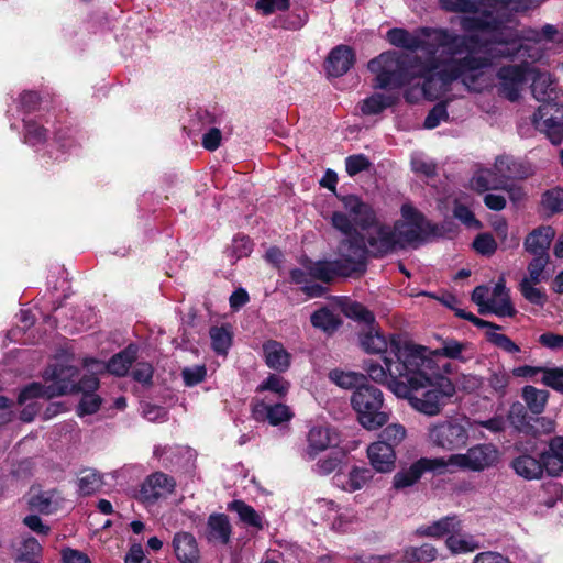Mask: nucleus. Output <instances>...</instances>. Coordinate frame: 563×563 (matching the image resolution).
I'll return each mask as SVG.
<instances>
[{"mask_svg":"<svg viewBox=\"0 0 563 563\" xmlns=\"http://www.w3.org/2000/svg\"><path fill=\"white\" fill-rule=\"evenodd\" d=\"M369 165L371 163L368 158L363 154L351 155L345 159L346 173L350 176H355L356 174L367 169Z\"/></svg>","mask_w":563,"mask_h":563,"instance_id":"obj_57","label":"nucleus"},{"mask_svg":"<svg viewBox=\"0 0 563 563\" xmlns=\"http://www.w3.org/2000/svg\"><path fill=\"white\" fill-rule=\"evenodd\" d=\"M231 537V525L223 514L211 515L207 523V539L210 542L225 544Z\"/></svg>","mask_w":563,"mask_h":563,"instance_id":"obj_32","label":"nucleus"},{"mask_svg":"<svg viewBox=\"0 0 563 563\" xmlns=\"http://www.w3.org/2000/svg\"><path fill=\"white\" fill-rule=\"evenodd\" d=\"M473 563H511V561L499 552L486 551L476 554Z\"/></svg>","mask_w":563,"mask_h":563,"instance_id":"obj_64","label":"nucleus"},{"mask_svg":"<svg viewBox=\"0 0 563 563\" xmlns=\"http://www.w3.org/2000/svg\"><path fill=\"white\" fill-rule=\"evenodd\" d=\"M344 210H336L331 216L332 225L345 236L360 234L357 228L365 229L375 220L373 208L357 196L349 195L340 198Z\"/></svg>","mask_w":563,"mask_h":563,"instance_id":"obj_6","label":"nucleus"},{"mask_svg":"<svg viewBox=\"0 0 563 563\" xmlns=\"http://www.w3.org/2000/svg\"><path fill=\"white\" fill-rule=\"evenodd\" d=\"M173 549L180 563H199L200 561L198 543L189 532H177L173 538Z\"/></svg>","mask_w":563,"mask_h":563,"instance_id":"obj_22","label":"nucleus"},{"mask_svg":"<svg viewBox=\"0 0 563 563\" xmlns=\"http://www.w3.org/2000/svg\"><path fill=\"white\" fill-rule=\"evenodd\" d=\"M102 485V478L95 470H84L78 475V489L81 495H91Z\"/></svg>","mask_w":563,"mask_h":563,"instance_id":"obj_40","label":"nucleus"},{"mask_svg":"<svg viewBox=\"0 0 563 563\" xmlns=\"http://www.w3.org/2000/svg\"><path fill=\"white\" fill-rule=\"evenodd\" d=\"M537 284L530 280H521L520 292L530 303L542 307L547 301V295L541 288L536 287Z\"/></svg>","mask_w":563,"mask_h":563,"instance_id":"obj_49","label":"nucleus"},{"mask_svg":"<svg viewBox=\"0 0 563 563\" xmlns=\"http://www.w3.org/2000/svg\"><path fill=\"white\" fill-rule=\"evenodd\" d=\"M444 470V457H421L413 462L409 467L398 471L393 477V487L395 489H405L415 485L428 471Z\"/></svg>","mask_w":563,"mask_h":563,"instance_id":"obj_14","label":"nucleus"},{"mask_svg":"<svg viewBox=\"0 0 563 563\" xmlns=\"http://www.w3.org/2000/svg\"><path fill=\"white\" fill-rule=\"evenodd\" d=\"M555 235L551 227H541L533 230L525 241L526 250L534 256H548V249Z\"/></svg>","mask_w":563,"mask_h":563,"instance_id":"obj_27","label":"nucleus"},{"mask_svg":"<svg viewBox=\"0 0 563 563\" xmlns=\"http://www.w3.org/2000/svg\"><path fill=\"white\" fill-rule=\"evenodd\" d=\"M411 166L413 172L420 173L427 177L433 176L435 173V165L433 162L422 154H415L412 156Z\"/></svg>","mask_w":563,"mask_h":563,"instance_id":"obj_58","label":"nucleus"},{"mask_svg":"<svg viewBox=\"0 0 563 563\" xmlns=\"http://www.w3.org/2000/svg\"><path fill=\"white\" fill-rule=\"evenodd\" d=\"M311 323L325 332H333L340 325V319L328 308H322L311 316Z\"/></svg>","mask_w":563,"mask_h":563,"instance_id":"obj_41","label":"nucleus"},{"mask_svg":"<svg viewBox=\"0 0 563 563\" xmlns=\"http://www.w3.org/2000/svg\"><path fill=\"white\" fill-rule=\"evenodd\" d=\"M468 420L446 418L429 423L426 432L427 442L444 451H455L464 448L468 440Z\"/></svg>","mask_w":563,"mask_h":563,"instance_id":"obj_7","label":"nucleus"},{"mask_svg":"<svg viewBox=\"0 0 563 563\" xmlns=\"http://www.w3.org/2000/svg\"><path fill=\"white\" fill-rule=\"evenodd\" d=\"M351 402L360 423L367 430H376L389 420V415L384 406L383 393L374 386H360L353 393Z\"/></svg>","mask_w":563,"mask_h":563,"instance_id":"obj_5","label":"nucleus"},{"mask_svg":"<svg viewBox=\"0 0 563 563\" xmlns=\"http://www.w3.org/2000/svg\"><path fill=\"white\" fill-rule=\"evenodd\" d=\"M549 262V256H534L528 265V276L522 280L540 283L543 279V271Z\"/></svg>","mask_w":563,"mask_h":563,"instance_id":"obj_56","label":"nucleus"},{"mask_svg":"<svg viewBox=\"0 0 563 563\" xmlns=\"http://www.w3.org/2000/svg\"><path fill=\"white\" fill-rule=\"evenodd\" d=\"M488 329L487 338L489 342L510 354L520 352V347L510 338L497 332L500 329L498 325L494 324V328Z\"/></svg>","mask_w":563,"mask_h":563,"instance_id":"obj_50","label":"nucleus"},{"mask_svg":"<svg viewBox=\"0 0 563 563\" xmlns=\"http://www.w3.org/2000/svg\"><path fill=\"white\" fill-rule=\"evenodd\" d=\"M59 504V495L55 490L33 492L29 505L33 510L42 514H52Z\"/></svg>","mask_w":563,"mask_h":563,"instance_id":"obj_34","label":"nucleus"},{"mask_svg":"<svg viewBox=\"0 0 563 563\" xmlns=\"http://www.w3.org/2000/svg\"><path fill=\"white\" fill-rule=\"evenodd\" d=\"M309 275L311 278L328 283L335 277H343V269H341L340 263L335 260L320 261L309 265Z\"/></svg>","mask_w":563,"mask_h":563,"instance_id":"obj_35","label":"nucleus"},{"mask_svg":"<svg viewBox=\"0 0 563 563\" xmlns=\"http://www.w3.org/2000/svg\"><path fill=\"white\" fill-rule=\"evenodd\" d=\"M367 457L371 465L379 473H389L395 467L396 453L384 441H376L368 445Z\"/></svg>","mask_w":563,"mask_h":563,"instance_id":"obj_20","label":"nucleus"},{"mask_svg":"<svg viewBox=\"0 0 563 563\" xmlns=\"http://www.w3.org/2000/svg\"><path fill=\"white\" fill-rule=\"evenodd\" d=\"M363 231V241H366L368 252L374 256H383L401 247L395 225L382 223L375 218Z\"/></svg>","mask_w":563,"mask_h":563,"instance_id":"obj_11","label":"nucleus"},{"mask_svg":"<svg viewBox=\"0 0 563 563\" xmlns=\"http://www.w3.org/2000/svg\"><path fill=\"white\" fill-rule=\"evenodd\" d=\"M91 372L92 369L88 367ZM93 373H97L93 371ZM76 371L73 367H62L55 369L53 373L54 383L46 388H43L41 384L33 383L21 390L19 395V402L23 404L29 399L36 397L53 398L56 396L81 391L82 394H89L95 391L99 386V380L95 374L84 376L78 384H75L74 377Z\"/></svg>","mask_w":563,"mask_h":563,"instance_id":"obj_4","label":"nucleus"},{"mask_svg":"<svg viewBox=\"0 0 563 563\" xmlns=\"http://www.w3.org/2000/svg\"><path fill=\"white\" fill-rule=\"evenodd\" d=\"M490 289L486 286H478L473 290L472 300L478 306V311L482 314L489 311Z\"/></svg>","mask_w":563,"mask_h":563,"instance_id":"obj_60","label":"nucleus"},{"mask_svg":"<svg viewBox=\"0 0 563 563\" xmlns=\"http://www.w3.org/2000/svg\"><path fill=\"white\" fill-rule=\"evenodd\" d=\"M531 417L528 416L525 406L520 402H514L508 411L510 424L519 432L525 433Z\"/></svg>","mask_w":563,"mask_h":563,"instance_id":"obj_47","label":"nucleus"},{"mask_svg":"<svg viewBox=\"0 0 563 563\" xmlns=\"http://www.w3.org/2000/svg\"><path fill=\"white\" fill-rule=\"evenodd\" d=\"M265 362L269 368L278 372H285L290 365V354L285 350L282 343L268 341L263 346Z\"/></svg>","mask_w":563,"mask_h":563,"instance_id":"obj_31","label":"nucleus"},{"mask_svg":"<svg viewBox=\"0 0 563 563\" xmlns=\"http://www.w3.org/2000/svg\"><path fill=\"white\" fill-rule=\"evenodd\" d=\"M354 63L353 51L345 45H340L331 51L328 57L327 69L331 76L344 75Z\"/></svg>","mask_w":563,"mask_h":563,"instance_id":"obj_28","label":"nucleus"},{"mask_svg":"<svg viewBox=\"0 0 563 563\" xmlns=\"http://www.w3.org/2000/svg\"><path fill=\"white\" fill-rule=\"evenodd\" d=\"M499 451L493 444H476L465 453L452 454L444 459V470L448 467L482 472L497 464Z\"/></svg>","mask_w":563,"mask_h":563,"instance_id":"obj_9","label":"nucleus"},{"mask_svg":"<svg viewBox=\"0 0 563 563\" xmlns=\"http://www.w3.org/2000/svg\"><path fill=\"white\" fill-rule=\"evenodd\" d=\"M426 353L427 347L421 352L409 351L405 355V363L393 369L394 375L405 377V380L394 382L391 391L399 398L408 399L416 411L434 417L441 413L455 389L451 380L442 374V371H450V364H437Z\"/></svg>","mask_w":563,"mask_h":563,"instance_id":"obj_2","label":"nucleus"},{"mask_svg":"<svg viewBox=\"0 0 563 563\" xmlns=\"http://www.w3.org/2000/svg\"><path fill=\"white\" fill-rule=\"evenodd\" d=\"M460 531L461 530L452 532L451 536L446 538V547L450 549L452 553H468L479 548V543L475 539V537L466 533H461Z\"/></svg>","mask_w":563,"mask_h":563,"instance_id":"obj_37","label":"nucleus"},{"mask_svg":"<svg viewBox=\"0 0 563 563\" xmlns=\"http://www.w3.org/2000/svg\"><path fill=\"white\" fill-rule=\"evenodd\" d=\"M497 76L501 93L511 101L517 100L526 78L525 70L520 66H505L499 69Z\"/></svg>","mask_w":563,"mask_h":563,"instance_id":"obj_19","label":"nucleus"},{"mask_svg":"<svg viewBox=\"0 0 563 563\" xmlns=\"http://www.w3.org/2000/svg\"><path fill=\"white\" fill-rule=\"evenodd\" d=\"M308 443L307 454L309 459L312 460L319 452L324 451L331 445H335L338 443V434L329 427H313L309 431Z\"/></svg>","mask_w":563,"mask_h":563,"instance_id":"obj_24","label":"nucleus"},{"mask_svg":"<svg viewBox=\"0 0 563 563\" xmlns=\"http://www.w3.org/2000/svg\"><path fill=\"white\" fill-rule=\"evenodd\" d=\"M383 360L384 365L374 362L365 363V371L371 379L379 384H387L391 390V384L394 382H404L405 377L393 375L389 371V367L396 366L397 357L393 360L390 356L385 355Z\"/></svg>","mask_w":563,"mask_h":563,"instance_id":"obj_26","label":"nucleus"},{"mask_svg":"<svg viewBox=\"0 0 563 563\" xmlns=\"http://www.w3.org/2000/svg\"><path fill=\"white\" fill-rule=\"evenodd\" d=\"M210 339L213 350L218 354H227L231 345V334L223 327H213L210 329Z\"/></svg>","mask_w":563,"mask_h":563,"instance_id":"obj_48","label":"nucleus"},{"mask_svg":"<svg viewBox=\"0 0 563 563\" xmlns=\"http://www.w3.org/2000/svg\"><path fill=\"white\" fill-rule=\"evenodd\" d=\"M437 556V550L431 544H422L421 547H411L405 550L404 560L411 562H431Z\"/></svg>","mask_w":563,"mask_h":563,"instance_id":"obj_42","label":"nucleus"},{"mask_svg":"<svg viewBox=\"0 0 563 563\" xmlns=\"http://www.w3.org/2000/svg\"><path fill=\"white\" fill-rule=\"evenodd\" d=\"M289 383L284 379L282 376L276 374H269L268 377L263 380L258 387L257 391H272L278 397H284L289 390Z\"/></svg>","mask_w":563,"mask_h":563,"instance_id":"obj_46","label":"nucleus"},{"mask_svg":"<svg viewBox=\"0 0 563 563\" xmlns=\"http://www.w3.org/2000/svg\"><path fill=\"white\" fill-rule=\"evenodd\" d=\"M398 101V97L394 95L374 93L366 98L362 106L361 111L364 114L372 115L378 114L385 109L394 106Z\"/></svg>","mask_w":563,"mask_h":563,"instance_id":"obj_38","label":"nucleus"},{"mask_svg":"<svg viewBox=\"0 0 563 563\" xmlns=\"http://www.w3.org/2000/svg\"><path fill=\"white\" fill-rule=\"evenodd\" d=\"M100 404V397L93 393L82 394V398L78 407V415L84 416L95 413L99 409Z\"/></svg>","mask_w":563,"mask_h":563,"instance_id":"obj_62","label":"nucleus"},{"mask_svg":"<svg viewBox=\"0 0 563 563\" xmlns=\"http://www.w3.org/2000/svg\"><path fill=\"white\" fill-rule=\"evenodd\" d=\"M498 317H514L516 309L509 297V291L505 286V280L499 279L490 291L489 311Z\"/></svg>","mask_w":563,"mask_h":563,"instance_id":"obj_23","label":"nucleus"},{"mask_svg":"<svg viewBox=\"0 0 563 563\" xmlns=\"http://www.w3.org/2000/svg\"><path fill=\"white\" fill-rule=\"evenodd\" d=\"M25 142L31 145L41 144L46 139V131L35 122L25 123Z\"/></svg>","mask_w":563,"mask_h":563,"instance_id":"obj_59","label":"nucleus"},{"mask_svg":"<svg viewBox=\"0 0 563 563\" xmlns=\"http://www.w3.org/2000/svg\"><path fill=\"white\" fill-rule=\"evenodd\" d=\"M386 37L394 46L423 52L426 60L397 52L380 54L368 63V69L376 74L378 88H400L421 78L420 92L431 100L440 98L457 79L470 90L483 89L479 81L487 60L476 56L481 49L474 47L473 38L441 27H421L415 32L396 27L389 30Z\"/></svg>","mask_w":563,"mask_h":563,"instance_id":"obj_1","label":"nucleus"},{"mask_svg":"<svg viewBox=\"0 0 563 563\" xmlns=\"http://www.w3.org/2000/svg\"><path fill=\"white\" fill-rule=\"evenodd\" d=\"M229 510L235 511L245 525H249L251 527H254L256 529L263 528V518L256 512V510L246 505L242 500H234L230 503Z\"/></svg>","mask_w":563,"mask_h":563,"instance_id":"obj_39","label":"nucleus"},{"mask_svg":"<svg viewBox=\"0 0 563 563\" xmlns=\"http://www.w3.org/2000/svg\"><path fill=\"white\" fill-rule=\"evenodd\" d=\"M407 431L400 423L388 424L380 433L379 440L395 450L406 438Z\"/></svg>","mask_w":563,"mask_h":563,"instance_id":"obj_45","label":"nucleus"},{"mask_svg":"<svg viewBox=\"0 0 563 563\" xmlns=\"http://www.w3.org/2000/svg\"><path fill=\"white\" fill-rule=\"evenodd\" d=\"M373 478V472L367 467L354 466L350 472L335 475L334 479L338 486L347 492L360 490L365 487Z\"/></svg>","mask_w":563,"mask_h":563,"instance_id":"obj_25","label":"nucleus"},{"mask_svg":"<svg viewBox=\"0 0 563 563\" xmlns=\"http://www.w3.org/2000/svg\"><path fill=\"white\" fill-rule=\"evenodd\" d=\"M473 247L478 254L490 256L497 250V243L490 234L482 233L473 241Z\"/></svg>","mask_w":563,"mask_h":563,"instance_id":"obj_55","label":"nucleus"},{"mask_svg":"<svg viewBox=\"0 0 563 563\" xmlns=\"http://www.w3.org/2000/svg\"><path fill=\"white\" fill-rule=\"evenodd\" d=\"M522 399L533 415H540L548 404L549 391L533 386H525L522 388Z\"/></svg>","mask_w":563,"mask_h":563,"instance_id":"obj_36","label":"nucleus"},{"mask_svg":"<svg viewBox=\"0 0 563 563\" xmlns=\"http://www.w3.org/2000/svg\"><path fill=\"white\" fill-rule=\"evenodd\" d=\"M532 174L533 168L527 162L515 159L509 155H499L493 168H479L474 173L470 186L478 192L507 189L509 180L525 179Z\"/></svg>","mask_w":563,"mask_h":563,"instance_id":"obj_3","label":"nucleus"},{"mask_svg":"<svg viewBox=\"0 0 563 563\" xmlns=\"http://www.w3.org/2000/svg\"><path fill=\"white\" fill-rule=\"evenodd\" d=\"M329 378L335 385L349 389L361 384L364 379V376L356 372H344L341 369H333L329 373Z\"/></svg>","mask_w":563,"mask_h":563,"instance_id":"obj_44","label":"nucleus"},{"mask_svg":"<svg viewBox=\"0 0 563 563\" xmlns=\"http://www.w3.org/2000/svg\"><path fill=\"white\" fill-rule=\"evenodd\" d=\"M468 351V344L459 342L454 339H445L442 341L441 347L429 351L427 349V356L431 357L438 363V358L440 356H444L452 360H460V361H466V357H464V353Z\"/></svg>","mask_w":563,"mask_h":563,"instance_id":"obj_33","label":"nucleus"},{"mask_svg":"<svg viewBox=\"0 0 563 563\" xmlns=\"http://www.w3.org/2000/svg\"><path fill=\"white\" fill-rule=\"evenodd\" d=\"M343 311L345 316L351 319L362 321L366 324H371L374 322V314L367 308H365L363 305L358 302L351 301L345 303V306L343 307Z\"/></svg>","mask_w":563,"mask_h":563,"instance_id":"obj_51","label":"nucleus"},{"mask_svg":"<svg viewBox=\"0 0 563 563\" xmlns=\"http://www.w3.org/2000/svg\"><path fill=\"white\" fill-rule=\"evenodd\" d=\"M531 90L533 97L541 102V104L563 100L562 91L559 89L551 74L547 71H534Z\"/></svg>","mask_w":563,"mask_h":563,"instance_id":"obj_17","label":"nucleus"},{"mask_svg":"<svg viewBox=\"0 0 563 563\" xmlns=\"http://www.w3.org/2000/svg\"><path fill=\"white\" fill-rule=\"evenodd\" d=\"M542 206L552 213L563 211V189L554 188L544 192Z\"/></svg>","mask_w":563,"mask_h":563,"instance_id":"obj_53","label":"nucleus"},{"mask_svg":"<svg viewBox=\"0 0 563 563\" xmlns=\"http://www.w3.org/2000/svg\"><path fill=\"white\" fill-rule=\"evenodd\" d=\"M555 430V422L553 419L548 417H534L530 418L525 434L531 437H539L543 434H550Z\"/></svg>","mask_w":563,"mask_h":563,"instance_id":"obj_43","label":"nucleus"},{"mask_svg":"<svg viewBox=\"0 0 563 563\" xmlns=\"http://www.w3.org/2000/svg\"><path fill=\"white\" fill-rule=\"evenodd\" d=\"M175 486L173 477L163 472H155L147 476L141 485L139 498L143 503L152 504L172 494Z\"/></svg>","mask_w":563,"mask_h":563,"instance_id":"obj_15","label":"nucleus"},{"mask_svg":"<svg viewBox=\"0 0 563 563\" xmlns=\"http://www.w3.org/2000/svg\"><path fill=\"white\" fill-rule=\"evenodd\" d=\"M461 530V522L455 516H448L428 526H421L416 530L420 537L441 538L451 536L452 532Z\"/></svg>","mask_w":563,"mask_h":563,"instance_id":"obj_30","label":"nucleus"},{"mask_svg":"<svg viewBox=\"0 0 563 563\" xmlns=\"http://www.w3.org/2000/svg\"><path fill=\"white\" fill-rule=\"evenodd\" d=\"M532 122L553 144H560L563 140V100L541 104Z\"/></svg>","mask_w":563,"mask_h":563,"instance_id":"obj_13","label":"nucleus"},{"mask_svg":"<svg viewBox=\"0 0 563 563\" xmlns=\"http://www.w3.org/2000/svg\"><path fill=\"white\" fill-rule=\"evenodd\" d=\"M394 225L401 247L422 241L430 229L424 217L409 203L402 205L401 219Z\"/></svg>","mask_w":563,"mask_h":563,"instance_id":"obj_10","label":"nucleus"},{"mask_svg":"<svg viewBox=\"0 0 563 563\" xmlns=\"http://www.w3.org/2000/svg\"><path fill=\"white\" fill-rule=\"evenodd\" d=\"M136 352L134 349L128 347L126 350L115 354L108 364H104L103 362H99L96 360H91L89 362H86V366L90 367L92 371L96 372H104L108 371L109 373L117 375V376H123L128 373L130 369L132 363L135 361Z\"/></svg>","mask_w":563,"mask_h":563,"instance_id":"obj_18","label":"nucleus"},{"mask_svg":"<svg viewBox=\"0 0 563 563\" xmlns=\"http://www.w3.org/2000/svg\"><path fill=\"white\" fill-rule=\"evenodd\" d=\"M360 343L363 350L371 354H383L385 355H394L397 357L396 366L389 367L390 373L394 375L393 369L398 368V365H402L405 355L407 353L413 352V350H419L420 352L424 349L421 345H415L410 343H401L398 336L391 335L386 336L378 330L371 328L367 332L363 333L360 338Z\"/></svg>","mask_w":563,"mask_h":563,"instance_id":"obj_8","label":"nucleus"},{"mask_svg":"<svg viewBox=\"0 0 563 563\" xmlns=\"http://www.w3.org/2000/svg\"><path fill=\"white\" fill-rule=\"evenodd\" d=\"M542 465V473L547 472L550 476H559L563 471V460L547 449L539 459Z\"/></svg>","mask_w":563,"mask_h":563,"instance_id":"obj_52","label":"nucleus"},{"mask_svg":"<svg viewBox=\"0 0 563 563\" xmlns=\"http://www.w3.org/2000/svg\"><path fill=\"white\" fill-rule=\"evenodd\" d=\"M541 382L560 393H563V368H545L543 367Z\"/></svg>","mask_w":563,"mask_h":563,"instance_id":"obj_54","label":"nucleus"},{"mask_svg":"<svg viewBox=\"0 0 563 563\" xmlns=\"http://www.w3.org/2000/svg\"><path fill=\"white\" fill-rule=\"evenodd\" d=\"M366 252L361 234L346 236L341 241L335 261L340 263L341 269H343V277L364 271Z\"/></svg>","mask_w":563,"mask_h":563,"instance_id":"obj_12","label":"nucleus"},{"mask_svg":"<svg viewBox=\"0 0 563 563\" xmlns=\"http://www.w3.org/2000/svg\"><path fill=\"white\" fill-rule=\"evenodd\" d=\"M289 7V0H258L255 4V9L264 15H269L275 11L287 10Z\"/></svg>","mask_w":563,"mask_h":563,"instance_id":"obj_61","label":"nucleus"},{"mask_svg":"<svg viewBox=\"0 0 563 563\" xmlns=\"http://www.w3.org/2000/svg\"><path fill=\"white\" fill-rule=\"evenodd\" d=\"M514 472L527 481L539 479L542 477L541 461L530 454H520L511 461Z\"/></svg>","mask_w":563,"mask_h":563,"instance_id":"obj_29","label":"nucleus"},{"mask_svg":"<svg viewBox=\"0 0 563 563\" xmlns=\"http://www.w3.org/2000/svg\"><path fill=\"white\" fill-rule=\"evenodd\" d=\"M252 413L256 421L267 420L272 426L288 422L292 418V412L288 406L283 404L269 406L264 401L255 402Z\"/></svg>","mask_w":563,"mask_h":563,"instance_id":"obj_21","label":"nucleus"},{"mask_svg":"<svg viewBox=\"0 0 563 563\" xmlns=\"http://www.w3.org/2000/svg\"><path fill=\"white\" fill-rule=\"evenodd\" d=\"M507 25L514 30V32L517 34V36L509 42H503L501 44H496L494 47V51H493V59L496 58L497 56L511 55L515 47H509V45H515L517 40L520 37L528 40V41H534V42H540L543 40L552 41L559 32L556 26H554L552 24H545L541 27V30L529 29V30L523 31L522 34L519 35L518 31L515 30V26L512 25V21L507 23Z\"/></svg>","mask_w":563,"mask_h":563,"instance_id":"obj_16","label":"nucleus"},{"mask_svg":"<svg viewBox=\"0 0 563 563\" xmlns=\"http://www.w3.org/2000/svg\"><path fill=\"white\" fill-rule=\"evenodd\" d=\"M446 119L448 112L445 106L443 103H438L427 115L424 120V126L427 129H434L440 124L441 121H445Z\"/></svg>","mask_w":563,"mask_h":563,"instance_id":"obj_63","label":"nucleus"}]
</instances>
